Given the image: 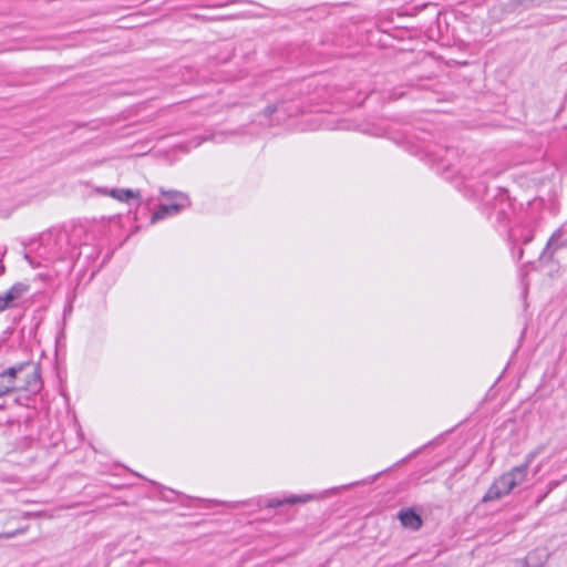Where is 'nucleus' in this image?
<instances>
[{
	"instance_id": "1",
	"label": "nucleus",
	"mask_w": 567,
	"mask_h": 567,
	"mask_svg": "<svg viewBox=\"0 0 567 567\" xmlns=\"http://www.w3.org/2000/svg\"><path fill=\"white\" fill-rule=\"evenodd\" d=\"M514 488H516L515 481L506 472L493 482L484 495L483 502L499 499L508 495Z\"/></svg>"
},
{
	"instance_id": "2",
	"label": "nucleus",
	"mask_w": 567,
	"mask_h": 567,
	"mask_svg": "<svg viewBox=\"0 0 567 567\" xmlns=\"http://www.w3.org/2000/svg\"><path fill=\"white\" fill-rule=\"evenodd\" d=\"M24 368L25 364H18L0 372V398L8 395L16 390H19V388L16 385L17 375L18 373H21Z\"/></svg>"
},
{
	"instance_id": "3",
	"label": "nucleus",
	"mask_w": 567,
	"mask_h": 567,
	"mask_svg": "<svg viewBox=\"0 0 567 567\" xmlns=\"http://www.w3.org/2000/svg\"><path fill=\"white\" fill-rule=\"evenodd\" d=\"M28 290V285L17 282L3 295H0V312L13 307L14 302L19 300Z\"/></svg>"
},
{
	"instance_id": "4",
	"label": "nucleus",
	"mask_w": 567,
	"mask_h": 567,
	"mask_svg": "<svg viewBox=\"0 0 567 567\" xmlns=\"http://www.w3.org/2000/svg\"><path fill=\"white\" fill-rule=\"evenodd\" d=\"M535 454L530 453L526 456L524 464L513 467L508 471V475L515 481V486H519L527 481L529 465L534 460Z\"/></svg>"
},
{
	"instance_id": "5",
	"label": "nucleus",
	"mask_w": 567,
	"mask_h": 567,
	"mask_svg": "<svg viewBox=\"0 0 567 567\" xmlns=\"http://www.w3.org/2000/svg\"><path fill=\"white\" fill-rule=\"evenodd\" d=\"M190 203L186 202H177L172 205H161L157 209V212L154 213L152 217V223H155L157 220L164 219L168 215H176L182 209L188 207Z\"/></svg>"
},
{
	"instance_id": "6",
	"label": "nucleus",
	"mask_w": 567,
	"mask_h": 567,
	"mask_svg": "<svg viewBox=\"0 0 567 567\" xmlns=\"http://www.w3.org/2000/svg\"><path fill=\"white\" fill-rule=\"evenodd\" d=\"M398 517L404 527L412 530H417L422 526V519L420 515L410 508L400 511Z\"/></svg>"
},
{
	"instance_id": "7",
	"label": "nucleus",
	"mask_w": 567,
	"mask_h": 567,
	"mask_svg": "<svg viewBox=\"0 0 567 567\" xmlns=\"http://www.w3.org/2000/svg\"><path fill=\"white\" fill-rule=\"evenodd\" d=\"M312 499V495L310 494H306V495H302V496H290V497H286V498H282V499H279V498H272V499H269L266 504L267 507L269 508H275V507H278V506H282V505H286V504H296V503H307L308 501Z\"/></svg>"
},
{
	"instance_id": "8",
	"label": "nucleus",
	"mask_w": 567,
	"mask_h": 567,
	"mask_svg": "<svg viewBox=\"0 0 567 567\" xmlns=\"http://www.w3.org/2000/svg\"><path fill=\"white\" fill-rule=\"evenodd\" d=\"M110 196L120 200V202H128L130 199H137L141 197V193L138 190L126 189V188H114L110 190Z\"/></svg>"
},
{
	"instance_id": "9",
	"label": "nucleus",
	"mask_w": 567,
	"mask_h": 567,
	"mask_svg": "<svg viewBox=\"0 0 567 567\" xmlns=\"http://www.w3.org/2000/svg\"><path fill=\"white\" fill-rule=\"evenodd\" d=\"M41 388V381L40 375L37 370H33V372L30 374L29 380L27 381V384L24 386H21L20 389H24L30 392H37Z\"/></svg>"
},
{
	"instance_id": "10",
	"label": "nucleus",
	"mask_w": 567,
	"mask_h": 567,
	"mask_svg": "<svg viewBox=\"0 0 567 567\" xmlns=\"http://www.w3.org/2000/svg\"><path fill=\"white\" fill-rule=\"evenodd\" d=\"M559 238H560V230H557L549 238V240L546 245V248L543 251V255L549 254V256L551 257L554 251L558 248L557 241Z\"/></svg>"
},
{
	"instance_id": "11",
	"label": "nucleus",
	"mask_w": 567,
	"mask_h": 567,
	"mask_svg": "<svg viewBox=\"0 0 567 567\" xmlns=\"http://www.w3.org/2000/svg\"><path fill=\"white\" fill-rule=\"evenodd\" d=\"M161 193L164 196L177 199V202L190 203L188 196L186 194H184V193L178 192V190H164V189H162Z\"/></svg>"
},
{
	"instance_id": "12",
	"label": "nucleus",
	"mask_w": 567,
	"mask_h": 567,
	"mask_svg": "<svg viewBox=\"0 0 567 567\" xmlns=\"http://www.w3.org/2000/svg\"><path fill=\"white\" fill-rule=\"evenodd\" d=\"M23 532H24V529H17L14 532L3 533V534H0V538L9 539V538L14 537L18 534H22Z\"/></svg>"
},
{
	"instance_id": "13",
	"label": "nucleus",
	"mask_w": 567,
	"mask_h": 567,
	"mask_svg": "<svg viewBox=\"0 0 567 567\" xmlns=\"http://www.w3.org/2000/svg\"><path fill=\"white\" fill-rule=\"evenodd\" d=\"M278 110V106L277 105H269L265 109V115L266 116H270L271 114H274L276 111Z\"/></svg>"
},
{
	"instance_id": "14",
	"label": "nucleus",
	"mask_w": 567,
	"mask_h": 567,
	"mask_svg": "<svg viewBox=\"0 0 567 567\" xmlns=\"http://www.w3.org/2000/svg\"><path fill=\"white\" fill-rule=\"evenodd\" d=\"M204 142V138L197 137L194 140V146L197 147Z\"/></svg>"
},
{
	"instance_id": "15",
	"label": "nucleus",
	"mask_w": 567,
	"mask_h": 567,
	"mask_svg": "<svg viewBox=\"0 0 567 567\" xmlns=\"http://www.w3.org/2000/svg\"><path fill=\"white\" fill-rule=\"evenodd\" d=\"M530 240H532V236H528V237H526V238L524 239V244H527V243H529Z\"/></svg>"
}]
</instances>
